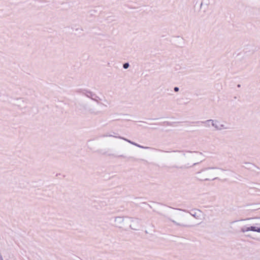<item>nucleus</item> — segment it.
Listing matches in <instances>:
<instances>
[{
	"label": "nucleus",
	"instance_id": "obj_2",
	"mask_svg": "<svg viewBox=\"0 0 260 260\" xmlns=\"http://www.w3.org/2000/svg\"><path fill=\"white\" fill-rule=\"evenodd\" d=\"M238 221L241 222V232L242 233H246L252 231L260 233V217L248 218L241 219Z\"/></svg>",
	"mask_w": 260,
	"mask_h": 260
},
{
	"label": "nucleus",
	"instance_id": "obj_8",
	"mask_svg": "<svg viewBox=\"0 0 260 260\" xmlns=\"http://www.w3.org/2000/svg\"><path fill=\"white\" fill-rule=\"evenodd\" d=\"M170 220L173 222L174 224H175L177 225L181 226H186V225L183 224V223L181 222H178L174 220Z\"/></svg>",
	"mask_w": 260,
	"mask_h": 260
},
{
	"label": "nucleus",
	"instance_id": "obj_9",
	"mask_svg": "<svg viewBox=\"0 0 260 260\" xmlns=\"http://www.w3.org/2000/svg\"><path fill=\"white\" fill-rule=\"evenodd\" d=\"M92 93L90 91H87L86 95L87 97L91 98Z\"/></svg>",
	"mask_w": 260,
	"mask_h": 260
},
{
	"label": "nucleus",
	"instance_id": "obj_4",
	"mask_svg": "<svg viewBox=\"0 0 260 260\" xmlns=\"http://www.w3.org/2000/svg\"><path fill=\"white\" fill-rule=\"evenodd\" d=\"M204 125L208 128L213 127L215 129L221 131L226 129L227 126L223 123L216 119H209L203 122Z\"/></svg>",
	"mask_w": 260,
	"mask_h": 260
},
{
	"label": "nucleus",
	"instance_id": "obj_1",
	"mask_svg": "<svg viewBox=\"0 0 260 260\" xmlns=\"http://www.w3.org/2000/svg\"><path fill=\"white\" fill-rule=\"evenodd\" d=\"M199 153L197 152H184L181 151H174L172 155L174 160L179 165V168L187 169L192 167L198 163Z\"/></svg>",
	"mask_w": 260,
	"mask_h": 260
},
{
	"label": "nucleus",
	"instance_id": "obj_10",
	"mask_svg": "<svg viewBox=\"0 0 260 260\" xmlns=\"http://www.w3.org/2000/svg\"><path fill=\"white\" fill-rule=\"evenodd\" d=\"M129 67V64L128 63H125L123 64V68L124 69H127Z\"/></svg>",
	"mask_w": 260,
	"mask_h": 260
},
{
	"label": "nucleus",
	"instance_id": "obj_11",
	"mask_svg": "<svg viewBox=\"0 0 260 260\" xmlns=\"http://www.w3.org/2000/svg\"><path fill=\"white\" fill-rule=\"evenodd\" d=\"M174 91H175V92H177V91H179V88H178V87H175L174 88Z\"/></svg>",
	"mask_w": 260,
	"mask_h": 260
},
{
	"label": "nucleus",
	"instance_id": "obj_3",
	"mask_svg": "<svg viewBox=\"0 0 260 260\" xmlns=\"http://www.w3.org/2000/svg\"><path fill=\"white\" fill-rule=\"evenodd\" d=\"M218 169L208 168L202 170L198 173V178L202 180L214 179L218 175Z\"/></svg>",
	"mask_w": 260,
	"mask_h": 260
},
{
	"label": "nucleus",
	"instance_id": "obj_5",
	"mask_svg": "<svg viewBox=\"0 0 260 260\" xmlns=\"http://www.w3.org/2000/svg\"><path fill=\"white\" fill-rule=\"evenodd\" d=\"M126 221V222L129 221H138L137 219H134L131 218H124L123 217L117 216L114 219V224L116 227L119 228H122L123 227L124 225V222Z\"/></svg>",
	"mask_w": 260,
	"mask_h": 260
},
{
	"label": "nucleus",
	"instance_id": "obj_12",
	"mask_svg": "<svg viewBox=\"0 0 260 260\" xmlns=\"http://www.w3.org/2000/svg\"><path fill=\"white\" fill-rule=\"evenodd\" d=\"M20 102H23V101L22 99H19V103H20Z\"/></svg>",
	"mask_w": 260,
	"mask_h": 260
},
{
	"label": "nucleus",
	"instance_id": "obj_7",
	"mask_svg": "<svg viewBox=\"0 0 260 260\" xmlns=\"http://www.w3.org/2000/svg\"><path fill=\"white\" fill-rule=\"evenodd\" d=\"M118 138H120V139H123L124 141L128 142L129 143H130L131 144H133V145H134L135 146H137V147H138L139 148H144V149H149V148H150L149 147H144V146H141V145H139V144H137V143H136L135 142H132V141H131L130 140L126 139V138H122V137H119Z\"/></svg>",
	"mask_w": 260,
	"mask_h": 260
},
{
	"label": "nucleus",
	"instance_id": "obj_6",
	"mask_svg": "<svg viewBox=\"0 0 260 260\" xmlns=\"http://www.w3.org/2000/svg\"><path fill=\"white\" fill-rule=\"evenodd\" d=\"M190 214L191 216H193L196 218H199L202 214V212L200 210L198 209L192 210L190 211Z\"/></svg>",
	"mask_w": 260,
	"mask_h": 260
}]
</instances>
